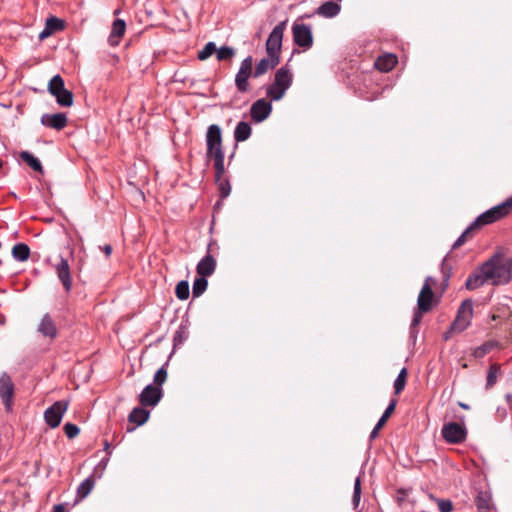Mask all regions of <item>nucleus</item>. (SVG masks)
I'll return each mask as SVG.
<instances>
[{
  "label": "nucleus",
  "instance_id": "1",
  "mask_svg": "<svg viewBox=\"0 0 512 512\" xmlns=\"http://www.w3.org/2000/svg\"><path fill=\"white\" fill-rule=\"evenodd\" d=\"M512 280V258L495 253L481 264L465 282L468 290H475L486 283L493 286L505 285Z\"/></svg>",
  "mask_w": 512,
  "mask_h": 512
},
{
  "label": "nucleus",
  "instance_id": "2",
  "mask_svg": "<svg viewBox=\"0 0 512 512\" xmlns=\"http://www.w3.org/2000/svg\"><path fill=\"white\" fill-rule=\"evenodd\" d=\"M206 156L213 159L215 168V178L220 181L224 175V151L222 147V132L217 124H212L206 132Z\"/></svg>",
  "mask_w": 512,
  "mask_h": 512
},
{
  "label": "nucleus",
  "instance_id": "3",
  "mask_svg": "<svg viewBox=\"0 0 512 512\" xmlns=\"http://www.w3.org/2000/svg\"><path fill=\"white\" fill-rule=\"evenodd\" d=\"M512 210V197L480 214L472 223L476 228L492 224L507 216Z\"/></svg>",
  "mask_w": 512,
  "mask_h": 512
},
{
  "label": "nucleus",
  "instance_id": "4",
  "mask_svg": "<svg viewBox=\"0 0 512 512\" xmlns=\"http://www.w3.org/2000/svg\"><path fill=\"white\" fill-rule=\"evenodd\" d=\"M512 210V197L480 214L472 223L476 228L492 224L507 216Z\"/></svg>",
  "mask_w": 512,
  "mask_h": 512
},
{
  "label": "nucleus",
  "instance_id": "5",
  "mask_svg": "<svg viewBox=\"0 0 512 512\" xmlns=\"http://www.w3.org/2000/svg\"><path fill=\"white\" fill-rule=\"evenodd\" d=\"M473 317V301L471 299L464 300L458 311L454 322L450 325V332H462L471 323Z\"/></svg>",
  "mask_w": 512,
  "mask_h": 512
},
{
  "label": "nucleus",
  "instance_id": "6",
  "mask_svg": "<svg viewBox=\"0 0 512 512\" xmlns=\"http://www.w3.org/2000/svg\"><path fill=\"white\" fill-rule=\"evenodd\" d=\"M253 76V58L247 56L242 60L239 70L235 76V86L240 93L249 91V78Z\"/></svg>",
  "mask_w": 512,
  "mask_h": 512
},
{
  "label": "nucleus",
  "instance_id": "7",
  "mask_svg": "<svg viewBox=\"0 0 512 512\" xmlns=\"http://www.w3.org/2000/svg\"><path fill=\"white\" fill-rule=\"evenodd\" d=\"M294 43L304 49H309L313 45V35L311 27L304 23H294L292 26Z\"/></svg>",
  "mask_w": 512,
  "mask_h": 512
},
{
  "label": "nucleus",
  "instance_id": "8",
  "mask_svg": "<svg viewBox=\"0 0 512 512\" xmlns=\"http://www.w3.org/2000/svg\"><path fill=\"white\" fill-rule=\"evenodd\" d=\"M286 23L281 22L276 25L268 36L266 41V52L268 56H279L282 46L283 34Z\"/></svg>",
  "mask_w": 512,
  "mask_h": 512
},
{
  "label": "nucleus",
  "instance_id": "9",
  "mask_svg": "<svg viewBox=\"0 0 512 512\" xmlns=\"http://www.w3.org/2000/svg\"><path fill=\"white\" fill-rule=\"evenodd\" d=\"M0 398L6 411H11L14 398V383L7 372H3L0 375Z\"/></svg>",
  "mask_w": 512,
  "mask_h": 512
},
{
  "label": "nucleus",
  "instance_id": "10",
  "mask_svg": "<svg viewBox=\"0 0 512 512\" xmlns=\"http://www.w3.org/2000/svg\"><path fill=\"white\" fill-rule=\"evenodd\" d=\"M68 408V402L56 401L44 412V419L48 426L56 428L60 425L63 415Z\"/></svg>",
  "mask_w": 512,
  "mask_h": 512
},
{
  "label": "nucleus",
  "instance_id": "11",
  "mask_svg": "<svg viewBox=\"0 0 512 512\" xmlns=\"http://www.w3.org/2000/svg\"><path fill=\"white\" fill-rule=\"evenodd\" d=\"M432 283H434V279L432 277H427L418 295L417 308L420 312H428L432 308V301L434 297Z\"/></svg>",
  "mask_w": 512,
  "mask_h": 512
},
{
  "label": "nucleus",
  "instance_id": "12",
  "mask_svg": "<svg viewBox=\"0 0 512 512\" xmlns=\"http://www.w3.org/2000/svg\"><path fill=\"white\" fill-rule=\"evenodd\" d=\"M272 112V104L265 98L255 101L250 108L251 119L255 123H261L266 120Z\"/></svg>",
  "mask_w": 512,
  "mask_h": 512
},
{
  "label": "nucleus",
  "instance_id": "13",
  "mask_svg": "<svg viewBox=\"0 0 512 512\" xmlns=\"http://www.w3.org/2000/svg\"><path fill=\"white\" fill-rule=\"evenodd\" d=\"M55 272L66 292L72 289V278L68 260L60 256L59 262L55 265Z\"/></svg>",
  "mask_w": 512,
  "mask_h": 512
},
{
  "label": "nucleus",
  "instance_id": "14",
  "mask_svg": "<svg viewBox=\"0 0 512 512\" xmlns=\"http://www.w3.org/2000/svg\"><path fill=\"white\" fill-rule=\"evenodd\" d=\"M162 398V389L153 384L147 385L139 396V401L143 406H155Z\"/></svg>",
  "mask_w": 512,
  "mask_h": 512
},
{
  "label": "nucleus",
  "instance_id": "15",
  "mask_svg": "<svg viewBox=\"0 0 512 512\" xmlns=\"http://www.w3.org/2000/svg\"><path fill=\"white\" fill-rule=\"evenodd\" d=\"M41 123L46 127L62 130L67 125V116L65 113L44 114Z\"/></svg>",
  "mask_w": 512,
  "mask_h": 512
},
{
  "label": "nucleus",
  "instance_id": "16",
  "mask_svg": "<svg viewBox=\"0 0 512 512\" xmlns=\"http://www.w3.org/2000/svg\"><path fill=\"white\" fill-rule=\"evenodd\" d=\"M37 331L44 337L54 339L57 336V327L50 316V314L46 313L43 315L40 323L38 324Z\"/></svg>",
  "mask_w": 512,
  "mask_h": 512
},
{
  "label": "nucleus",
  "instance_id": "17",
  "mask_svg": "<svg viewBox=\"0 0 512 512\" xmlns=\"http://www.w3.org/2000/svg\"><path fill=\"white\" fill-rule=\"evenodd\" d=\"M216 269V260L210 254L207 253L197 264L196 272L199 276L209 277Z\"/></svg>",
  "mask_w": 512,
  "mask_h": 512
},
{
  "label": "nucleus",
  "instance_id": "18",
  "mask_svg": "<svg viewBox=\"0 0 512 512\" xmlns=\"http://www.w3.org/2000/svg\"><path fill=\"white\" fill-rule=\"evenodd\" d=\"M279 63V56H268L259 61L253 72V77L258 78L269 70L275 68Z\"/></svg>",
  "mask_w": 512,
  "mask_h": 512
},
{
  "label": "nucleus",
  "instance_id": "19",
  "mask_svg": "<svg viewBox=\"0 0 512 512\" xmlns=\"http://www.w3.org/2000/svg\"><path fill=\"white\" fill-rule=\"evenodd\" d=\"M126 31V23L124 20L116 19L112 24V29L108 37V42L111 46H117L120 43V39L123 37Z\"/></svg>",
  "mask_w": 512,
  "mask_h": 512
},
{
  "label": "nucleus",
  "instance_id": "20",
  "mask_svg": "<svg viewBox=\"0 0 512 512\" xmlns=\"http://www.w3.org/2000/svg\"><path fill=\"white\" fill-rule=\"evenodd\" d=\"M292 80V73L287 67L284 66L278 69L275 73L273 83L275 86L281 87L287 91L292 85Z\"/></svg>",
  "mask_w": 512,
  "mask_h": 512
},
{
  "label": "nucleus",
  "instance_id": "21",
  "mask_svg": "<svg viewBox=\"0 0 512 512\" xmlns=\"http://www.w3.org/2000/svg\"><path fill=\"white\" fill-rule=\"evenodd\" d=\"M396 404H397V401L395 399L390 401L389 405L387 406L384 413L382 414V416L380 417V419L378 420L375 427L373 428V430L370 433L369 437L371 440L377 438L379 430L382 428V426L386 423L387 419L390 417V415L395 410Z\"/></svg>",
  "mask_w": 512,
  "mask_h": 512
},
{
  "label": "nucleus",
  "instance_id": "22",
  "mask_svg": "<svg viewBox=\"0 0 512 512\" xmlns=\"http://www.w3.org/2000/svg\"><path fill=\"white\" fill-rule=\"evenodd\" d=\"M397 64V57L393 54L379 56L375 61V67L382 72H389Z\"/></svg>",
  "mask_w": 512,
  "mask_h": 512
},
{
  "label": "nucleus",
  "instance_id": "23",
  "mask_svg": "<svg viewBox=\"0 0 512 512\" xmlns=\"http://www.w3.org/2000/svg\"><path fill=\"white\" fill-rule=\"evenodd\" d=\"M467 430L464 424L450 422V444L461 443L466 439Z\"/></svg>",
  "mask_w": 512,
  "mask_h": 512
},
{
  "label": "nucleus",
  "instance_id": "24",
  "mask_svg": "<svg viewBox=\"0 0 512 512\" xmlns=\"http://www.w3.org/2000/svg\"><path fill=\"white\" fill-rule=\"evenodd\" d=\"M340 10L341 7L338 3L326 1L317 9V14L326 18H333L339 14Z\"/></svg>",
  "mask_w": 512,
  "mask_h": 512
},
{
  "label": "nucleus",
  "instance_id": "25",
  "mask_svg": "<svg viewBox=\"0 0 512 512\" xmlns=\"http://www.w3.org/2000/svg\"><path fill=\"white\" fill-rule=\"evenodd\" d=\"M252 128L248 122L240 121L234 130V139L236 142H244L251 136Z\"/></svg>",
  "mask_w": 512,
  "mask_h": 512
},
{
  "label": "nucleus",
  "instance_id": "26",
  "mask_svg": "<svg viewBox=\"0 0 512 512\" xmlns=\"http://www.w3.org/2000/svg\"><path fill=\"white\" fill-rule=\"evenodd\" d=\"M12 257L18 262H25L30 257V248L25 243H17L12 247Z\"/></svg>",
  "mask_w": 512,
  "mask_h": 512
},
{
  "label": "nucleus",
  "instance_id": "27",
  "mask_svg": "<svg viewBox=\"0 0 512 512\" xmlns=\"http://www.w3.org/2000/svg\"><path fill=\"white\" fill-rule=\"evenodd\" d=\"M149 418V412L141 407H135L128 415V420L137 425H143Z\"/></svg>",
  "mask_w": 512,
  "mask_h": 512
},
{
  "label": "nucleus",
  "instance_id": "28",
  "mask_svg": "<svg viewBox=\"0 0 512 512\" xmlns=\"http://www.w3.org/2000/svg\"><path fill=\"white\" fill-rule=\"evenodd\" d=\"M475 502L478 512H490L492 504L491 495L488 492H479Z\"/></svg>",
  "mask_w": 512,
  "mask_h": 512
},
{
  "label": "nucleus",
  "instance_id": "29",
  "mask_svg": "<svg viewBox=\"0 0 512 512\" xmlns=\"http://www.w3.org/2000/svg\"><path fill=\"white\" fill-rule=\"evenodd\" d=\"M20 157L21 159L27 164L29 165V167H31L34 171H37V172H42L43 171V168H42V164L40 162V160L38 158H36L33 154H31L30 152L28 151H22L20 153Z\"/></svg>",
  "mask_w": 512,
  "mask_h": 512
},
{
  "label": "nucleus",
  "instance_id": "30",
  "mask_svg": "<svg viewBox=\"0 0 512 512\" xmlns=\"http://www.w3.org/2000/svg\"><path fill=\"white\" fill-rule=\"evenodd\" d=\"M58 105L70 107L73 104V93L66 88L53 95Z\"/></svg>",
  "mask_w": 512,
  "mask_h": 512
},
{
  "label": "nucleus",
  "instance_id": "31",
  "mask_svg": "<svg viewBox=\"0 0 512 512\" xmlns=\"http://www.w3.org/2000/svg\"><path fill=\"white\" fill-rule=\"evenodd\" d=\"M208 281L206 277L199 276L197 277L192 285V293L193 297L201 296L207 289Z\"/></svg>",
  "mask_w": 512,
  "mask_h": 512
},
{
  "label": "nucleus",
  "instance_id": "32",
  "mask_svg": "<svg viewBox=\"0 0 512 512\" xmlns=\"http://www.w3.org/2000/svg\"><path fill=\"white\" fill-rule=\"evenodd\" d=\"M65 89L64 80L60 75H55L48 83V91L53 96Z\"/></svg>",
  "mask_w": 512,
  "mask_h": 512
},
{
  "label": "nucleus",
  "instance_id": "33",
  "mask_svg": "<svg viewBox=\"0 0 512 512\" xmlns=\"http://www.w3.org/2000/svg\"><path fill=\"white\" fill-rule=\"evenodd\" d=\"M286 93L281 87L275 86L274 83L270 84L266 89V95L270 98L271 101H279L281 100Z\"/></svg>",
  "mask_w": 512,
  "mask_h": 512
},
{
  "label": "nucleus",
  "instance_id": "34",
  "mask_svg": "<svg viewBox=\"0 0 512 512\" xmlns=\"http://www.w3.org/2000/svg\"><path fill=\"white\" fill-rule=\"evenodd\" d=\"M406 378H407V369L404 367L400 370L397 378L394 381V392L396 395L400 394L406 384Z\"/></svg>",
  "mask_w": 512,
  "mask_h": 512
},
{
  "label": "nucleus",
  "instance_id": "35",
  "mask_svg": "<svg viewBox=\"0 0 512 512\" xmlns=\"http://www.w3.org/2000/svg\"><path fill=\"white\" fill-rule=\"evenodd\" d=\"M94 480L92 477L86 478L78 487L77 494L80 498H85L93 489Z\"/></svg>",
  "mask_w": 512,
  "mask_h": 512
},
{
  "label": "nucleus",
  "instance_id": "36",
  "mask_svg": "<svg viewBox=\"0 0 512 512\" xmlns=\"http://www.w3.org/2000/svg\"><path fill=\"white\" fill-rule=\"evenodd\" d=\"M189 283L185 280L180 281L175 288V294L179 300H186L189 297Z\"/></svg>",
  "mask_w": 512,
  "mask_h": 512
},
{
  "label": "nucleus",
  "instance_id": "37",
  "mask_svg": "<svg viewBox=\"0 0 512 512\" xmlns=\"http://www.w3.org/2000/svg\"><path fill=\"white\" fill-rule=\"evenodd\" d=\"M216 55L219 61L231 60L235 55V50L232 47L222 46L216 49Z\"/></svg>",
  "mask_w": 512,
  "mask_h": 512
},
{
  "label": "nucleus",
  "instance_id": "38",
  "mask_svg": "<svg viewBox=\"0 0 512 512\" xmlns=\"http://www.w3.org/2000/svg\"><path fill=\"white\" fill-rule=\"evenodd\" d=\"M361 479L358 476L354 482L353 496H352V504L353 508L356 510L359 507L361 500Z\"/></svg>",
  "mask_w": 512,
  "mask_h": 512
},
{
  "label": "nucleus",
  "instance_id": "39",
  "mask_svg": "<svg viewBox=\"0 0 512 512\" xmlns=\"http://www.w3.org/2000/svg\"><path fill=\"white\" fill-rule=\"evenodd\" d=\"M500 372V367L497 364H492L489 367L488 373H487V382L486 387L490 388L497 382V377Z\"/></svg>",
  "mask_w": 512,
  "mask_h": 512
},
{
  "label": "nucleus",
  "instance_id": "40",
  "mask_svg": "<svg viewBox=\"0 0 512 512\" xmlns=\"http://www.w3.org/2000/svg\"><path fill=\"white\" fill-rule=\"evenodd\" d=\"M496 345V342L488 341L475 349L474 356L476 358H482L486 354H488L494 347H496Z\"/></svg>",
  "mask_w": 512,
  "mask_h": 512
},
{
  "label": "nucleus",
  "instance_id": "41",
  "mask_svg": "<svg viewBox=\"0 0 512 512\" xmlns=\"http://www.w3.org/2000/svg\"><path fill=\"white\" fill-rule=\"evenodd\" d=\"M216 44L214 42H208L202 50L198 52V58L200 60L208 59L213 53L216 52Z\"/></svg>",
  "mask_w": 512,
  "mask_h": 512
},
{
  "label": "nucleus",
  "instance_id": "42",
  "mask_svg": "<svg viewBox=\"0 0 512 512\" xmlns=\"http://www.w3.org/2000/svg\"><path fill=\"white\" fill-rule=\"evenodd\" d=\"M46 27L52 31V32H55V31H59V30H62L64 28V22L63 20L57 18V17H49L47 20H46Z\"/></svg>",
  "mask_w": 512,
  "mask_h": 512
},
{
  "label": "nucleus",
  "instance_id": "43",
  "mask_svg": "<svg viewBox=\"0 0 512 512\" xmlns=\"http://www.w3.org/2000/svg\"><path fill=\"white\" fill-rule=\"evenodd\" d=\"M476 227L471 223L462 233L461 235L457 238V240L453 243L452 245V249H456L460 246H462L465 242H466V239L468 237V235L471 233V231L473 229H475Z\"/></svg>",
  "mask_w": 512,
  "mask_h": 512
},
{
  "label": "nucleus",
  "instance_id": "44",
  "mask_svg": "<svg viewBox=\"0 0 512 512\" xmlns=\"http://www.w3.org/2000/svg\"><path fill=\"white\" fill-rule=\"evenodd\" d=\"M167 379V370L164 366H162L154 375V384L157 387H160L164 384Z\"/></svg>",
  "mask_w": 512,
  "mask_h": 512
},
{
  "label": "nucleus",
  "instance_id": "45",
  "mask_svg": "<svg viewBox=\"0 0 512 512\" xmlns=\"http://www.w3.org/2000/svg\"><path fill=\"white\" fill-rule=\"evenodd\" d=\"M79 431H80V429L75 424L66 423L64 425V432H65L66 436L70 439L76 437L79 434Z\"/></svg>",
  "mask_w": 512,
  "mask_h": 512
},
{
  "label": "nucleus",
  "instance_id": "46",
  "mask_svg": "<svg viewBox=\"0 0 512 512\" xmlns=\"http://www.w3.org/2000/svg\"><path fill=\"white\" fill-rule=\"evenodd\" d=\"M422 313L423 312H420V310L418 308H417V311H415L413 319H412V322H411V327H410L411 333L413 332L415 327H417L419 325V323L421 322V320H422Z\"/></svg>",
  "mask_w": 512,
  "mask_h": 512
},
{
  "label": "nucleus",
  "instance_id": "47",
  "mask_svg": "<svg viewBox=\"0 0 512 512\" xmlns=\"http://www.w3.org/2000/svg\"><path fill=\"white\" fill-rule=\"evenodd\" d=\"M220 192L222 197H227L230 193V186L227 181L220 184Z\"/></svg>",
  "mask_w": 512,
  "mask_h": 512
},
{
  "label": "nucleus",
  "instance_id": "48",
  "mask_svg": "<svg viewBox=\"0 0 512 512\" xmlns=\"http://www.w3.org/2000/svg\"><path fill=\"white\" fill-rule=\"evenodd\" d=\"M441 436L446 442H448V422L443 423L441 428Z\"/></svg>",
  "mask_w": 512,
  "mask_h": 512
},
{
  "label": "nucleus",
  "instance_id": "49",
  "mask_svg": "<svg viewBox=\"0 0 512 512\" xmlns=\"http://www.w3.org/2000/svg\"><path fill=\"white\" fill-rule=\"evenodd\" d=\"M438 506L441 512H448V500H440Z\"/></svg>",
  "mask_w": 512,
  "mask_h": 512
},
{
  "label": "nucleus",
  "instance_id": "50",
  "mask_svg": "<svg viewBox=\"0 0 512 512\" xmlns=\"http://www.w3.org/2000/svg\"><path fill=\"white\" fill-rule=\"evenodd\" d=\"M52 33H53V32H52V31H50V30L45 26V28L40 32V34H39V38H40V40H43V39H45V38L49 37Z\"/></svg>",
  "mask_w": 512,
  "mask_h": 512
},
{
  "label": "nucleus",
  "instance_id": "51",
  "mask_svg": "<svg viewBox=\"0 0 512 512\" xmlns=\"http://www.w3.org/2000/svg\"><path fill=\"white\" fill-rule=\"evenodd\" d=\"M103 252L106 254V256H110L112 253V246L110 244H106L103 247H100Z\"/></svg>",
  "mask_w": 512,
  "mask_h": 512
},
{
  "label": "nucleus",
  "instance_id": "52",
  "mask_svg": "<svg viewBox=\"0 0 512 512\" xmlns=\"http://www.w3.org/2000/svg\"><path fill=\"white\" fill-rule=\"evenodd\" d=\"M53 512H67V510L63 504H57L54 506Z\"/></svg>",
  "mask_w": 512,
  "mask_h": 512
},
{
  "label": "nucleus",
  "instance_id": "53",
  "mask_svg": "<svg viewBox=\"0 0 512 512\" xmlns=\"http://www.w3.org/2000/svg\"><path fill=\"white\" fill-rule=\"evenodd\" d=\"M108 461H109V457H106V458H103L101 461H100V465L103 466V468H105L108 464Z\"/></svg>",
  "mask_w": 512,
  "mask_h": 512
},
{
  "label": "nucleus",
  "instance_id": "54",
  "mask_svg": "<svg viewBox=\"0 0 512 512\" xmlns=\"http://www.w3.org/2000/svg\"><path fill=\"white\" fill-rule=\"evenodd\" d=\"M109 448H110V444H109V442H108V441H105V443H104V449H105V451H108V454H110V453H111V452L109 451Z\"/></svg>",
  "mask_w": 512,
  "mask_h": 512
},
{
  "label": "nucleus",
  "instance_id": "55",
  "mask_svg": "<svg viewBox=\"0 0 512 512\" xmlns=\"http://www.w3.org/2000/svg\"><path fill=\"white\" fill-rule=\"evenodd\" d=\"M459 406L462 407L463 409H469V406L465 403H462V402H459Z\"/></svg>",
  "mask_w": 512,
  "mask_h": 512
},
{
  "label": "nucleus",
  "instance_id": "56",
  "mask_svg": "<svg viewBox=\"0 0 512 512\" xmlns=\"http://www.w3.org/2000/svg\"><path fill=\"white\" fill-rule=\"evenodd\" d=\"M448 260V254L443 257V264Z\"/></svg>",
  "mask_w": 512,
  "mask_h": 512
},
{
  "label": "nucleus",
  "instance_id": "57",
  "mask_svg": "<svg viewBox=\"0 0 512 512\" xmlns=\"http://www.w3.org/2000/svg\"><path fill=\"white\" fill-rule=\"evenodd\" d=\"M443 338H444L445 340H446V339H448V332H444V333H443Z\"/></svg>",
  "mask_w": 512,
  "mask_h": 512
},
{
  "label": "nucleus",
  "instance_id": "58",
  "mask_svg": "<svg viewBox=\"0 0 512 512\" xmlns=\"http://www.w3.org/2000/svg\"><path fill=\"white\" fill-rule=\"evenodd\" d=\"M3 166V161L0 159V169L2 168Z\"/></svg>",
  "mask_w": 512,
  "mask_h": 512
},
{
  "label": "nucleus",
  "instance_id": "59",
  "mask_svg": "<svg viewBox=\"0 0 512 512\" xmlns=\"http://www.w3.org/2000/svg\"><path fill=\"white\" fill-rule=\"evenodd\" d=\"M448 280V277L446 275H444V282H446Z\"/></svg>",
  "mask_w": 512,
  "mask_h": 512
},
{
  "label": "nucleus",
  "instance_id": "60",
  "mask_svg": "<svg viewBox=\"0 0 512 512\" xmlns=\"http://www.w3.org/2000/svg\"><path fill=\"white\" fill-rule=\"evenodd\" d=\"M449 507H450V511H451L452 510V502L451 501H450Z\"/></svg>",
  "mask_w": 512,
  "mask_h": 512
}]
</instances>
